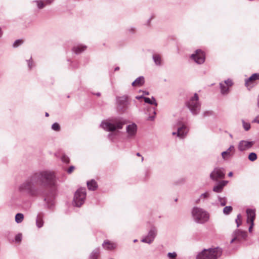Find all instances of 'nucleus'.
<instances>
[{"label":"nucleus","mask_w":259,"mask_h":259,"mask_svg":"<svg viewBox=\"0 0 259 259\" xmlns=\"http://www.w3.org/2000/svg\"><path fill=\"white\" fill-rule=\"evenodd\" d=\"M45 115H46V116H47V117L49 116V113H47V112H46V114H45Z\"/></svg>","instance_id":"obj_54"},{"label":"nucleus","mask_w":259,"mask_h":259,"mask_svg":"<svg viewBox=\"0 0 259 259\" xmlns=\"http://www.w3.org/2000/svg\"><path fill=\"white\" fill-rule=\"evenodd\" d=\"M130 103L126 96L117 98V109L118 111L124 113L128 109Z\"/></svg>","instance_id":"obj_8"},{"label":"nucleus","mask_w":259,"mask_h":259,"mask_svg":"<svg viewBox=\"0 0 259 259\" xmlns=\"http://www.w3.org/2000/svg\"><path fill=\"white\" fill-rule=\"evenodd\" d=\"M246 236L247 234L246 232L240 230H236L234 231L232 234L233 238L230 242L232 243L235 241L240 242L242 239H245Z\"/></svg>","instance_id":"obj_12"},{"label":"nucleus","mask_w":259,"mask_h":259,"mask_svg":"<svg viewBox=\"0 0 259 259\" xmlns=\"http://www.w3.org/2000/svg\"><path fill=\"white\" fill-rule=\"evenodd\" d=\"M125 122L121 118H115L109 121H103L101 126L107 131L114 132L116 130L122 129Z\"/></svg>","instance_id":"obj_2"},{"label":"nucleus","mask_w":259,"mask_h":259,"mask_svg":"<svg viewBox=\"0 0 259 259\" xmlns=\"http://www.w3.org/2000/svg\"><path fill=\"white\" fill-rule=\"evenodd\" d=\"M157 235V230L154 227L151 228L148 235L143 238L141 241L148 244L151 243Z\"/></svg>","instance_id":"obj_11"},{"label":"nucleus","mask_w":259,"mask_h":259,"mask_svg":"<svg viewBox=\"0 0 259 259\" xmlns=\"http://www.w3.org/2000/svg\"><path fill=\"white\" fill-rule=\"evenodd\" d=\"M24 219V215L22 213H18L15 215V221L17 223H21Z\"/></svg>","instance_id":"obj_29"},{"label":"nucleus","mask_w":259,"mask_h":259,"mask_svg":"<svg viewBox=\"0 0 259 259\" xmlns=\"http://www.w3.org/2000/svg\"><path fill=\"white\" fill-rule=\"evenodd\" d=\"M233 176V172H230L229 174H228V176L229 177H232Z\"/></svg>","instance_id":"obj_50"},{"label":"nucleus","mask_w":259,"mask_h":259,"mask_svg":"<svg viewBox=\"0 0 259 259\" xmlns=\"http://www.w3.org/2000/svg\"><path fill=\"white\" fill-rule=\"evenodd\" d=\"M259 80V73H254L245 81V85L248 87L249 83L253 82L255 80Z\"/></svg>","instance_id":"obj_20"},{"label":"nucleus","mask_w":259,"mask_h":259,"mask_svg":"<svg viewBox=\"0 0 259 259\" xmlns=\"http://www.w3.org/2000/svg\"><path fill=\"white\" fill-rule=\"evenodd\" d=\"M252 122L259 124V114L252 120Z\"/></svg>","instance_id":"obj_43"},{"label":"nucleus","mask_w":259,"mask_h":259,"mask_svg":"<svg viewBox=\"0 0 259 259\" xmlns=\"http://www.w3.org/2000/svg\"><path fill=\"white\" fill-rule=\"evenodd\" d=\"M103 248L106 250H113L116 247L115 243L111 242L109 240H105L102 244Z\"/></svg>","instance_id":"obj_18"},{"label":"nucleus","mask_w":259,"mask_h":259,"mask_svg":"<svg viewBox=\"0 0 259 259\" xmlns=\"http://www.w3.org/2000/svg\"><path fill=\"white\" fill-rule=\"evenodd\" d=\"M144 94L148 95H149V93L146 91H145V92H144Z\"/></svg>","instance_id":"obj_53"},{"label":"nucleus","mask_w":259,"mask_h":259,"mask_svg":"<svg viewBox=\"0 0 259 259\" xmlns=\"http://www.w3.org/2000/svg\"><path fill=\"white\" fill-rule=\"evenodd\" d=\"M228 181H222L219 182L213 188V191L216 193H221L223 191L224 187L227 184Z\"/></svg>","instance_id":"obj_16"},{"label":"nucleus","mask_w":259,"mask_h":259,"mask_svg":"<svg viewBox=\"0 0 259 259\" xmlns=\"http://www.w3.org/2000/svg\"><path fill=\"white\" fill-rule=\"evenodd\" d=\"M246 213L247 215V222L253 223L255 217V210L248 208L246 209Z\"/></svg>","instance_id":"obj_17"},{"label":"nucleus","mask_w":259,"mask_h":259,"mask_svg":"<svg viewBox=\"0 0 259 259\" xmlns=\"http://www.w3.org/2000/svg\"><path fill=\"white\" fill-rule=\"evenodd\" d=\"M44 214L39 213L36 218V225L38 228H41L44 225Z\"/></svg>","instance_id":"obj_19"},{"label":"nucleus","mask_w":259,"mask_h":259,"mask_svg":"<svg viewBox=\"0 0 259 259\" xmlns=\"http://www.w3.org/2000/svg\"><path fill=\"white\" fill-rule=\"evenodd\" d=\"M86 46H77L74 47L72 49L73 51L76 54H79L84 51L86 49Z\"/></svg>","instance_id":"obj_23"},{"label":"nucleus","mask_w":259,"mask_h":259,"mask_svg":"<svg viewBox=\"0 0 259 259\" xmlns=\"http://www.w3.org/2000/svg\"><path fill=\"white\" fill-rule=\"evenodd\" d=\"M52 129L55 131L58 132L60 130V125L58 123L55 122L52 124Z\"/></svg>","instance_id":"obj_34"},{"label":"nucleus","mask_w":259,"mask_h":259,"mask_svg":"<svg viewBox=\"0 0 259 259\" xmlns=\"http://www.w3.org/2000/svg\"><path fill=\"white\" fill-rule=\"evenodd\" d=\"M144 160V158L143 157H142V161H143Z\"/></svg>","instance_id":"obj_57"},{"label":"nucleus","mask_w":259,"mask_h":259,"mask_svg":"<svg viewBox=\"0 0 259 259\" xmlns=\"http://www.w3.org/2000/svg\"><path fill=\"white\" fill-rule=\"evenodd\" d=\"M218 199L222 206H225L226 204L227 200L225 197L222 198L218 196Z\"/></svg>","instance_id":"obj_37"},{"label":"nucleus","mask_w":259,"mask_h":259,"mask_svg":"<svg viewBox=\"0 0 259 259\" xmlns=\"http://www.w3.org/2000/svg\"><path fill=\"white\" fill-rule=\"evenodd\" d=\"M191 58L199 64L203 63L205 61V55L201 50H197L194 54L191 55Z\"/></svg>","instance_id":"obj_10"},{"label":"nucleus","mask_w":259,"mask_h":259,"mask_svg":"<svg viewBox=\"0 0 259 259\" xmlns=\"http://www.w3.org/2000/svg\"><path fill=\"white\" fill-rule=\"evenodd\" d=\"M242 122L243 127L246 131L250 128V124L249 122H246L244 120H242Z\"/></svg>","instance_id":"obj_31"},{"label":"nucleus","mask_w":259,"mask_h":259,"mask_svg":"<svg viewBox=\"0 0 259 259\" xmlns=\"http://www.w3.org/2000/svg\"><path fill=\"white\" fill-rule=\"evenodd\" d=\"M167 255L169 259H176L177 254L176 252H168Z\"/></svg>","instance_id":"obj_38"},{"label":"nucleus","mask_w":259,"mask_h":259,"mask_svg":"<svg viewBox=\"0 0 259 259\" xmlns=\"http://www.w3.org/2000/svg\"><path fill=\"white\" fill-rule=\"evenodd\" d=\"M253 225H254L253 223H250V226L249 227V229H248V231H249V232H251V230H252V227L253 226Z\"/></svg>","instance_id":"obj_48"},{"label":"nucleus","mask_w":259,"mask_h":259,"mask_svg":"<svg viewBox=\"0 0 259 259\" xmlns=\"http://www.w3.org/2000/svg\"><path fill=\"white\" fill-rule=\"evenodd\" d=\"M144 82V78L143 76L138 77L133 83V86H141Z\"/></svg>","instance_id":"obj_25"},{"label":"nucleus","mask_w":259,"mask_h":259,"mask_svg":"<svg viewBox=\"0 0 259 259\" xmlns=\"http://www.w3.org/2000/svg\"><path fill=\"white\" fill-rule=\"evenodd\" d=\"M54 0H45V3L46 5H49L52 3Z\"/></svg>","instance_id":"obj_47"},{"label":"nucleus","mask_w":259,"mask_h":259,"mask_svg":"<svg viewBox=\"0 0 259 259\" xmlns=\"http://www.w3.org/2000/svg\"><path fill=\"white\" fill-rule=\"evenodd\" d=\"M56 182L54 171L44 170L35 172L29 177L19 186V191L31 197L45 196L44 189L51 188Z\"/></svg>","instance_id":"obj_1"},{"label":"nucleus","mask_w":259,"mask_h":259,"mask_svg":"<svg viewBox=\"0 0 259 259\" xmlns=\"http://www.w3.org/2000/svg\"><path fill=\"white\" fill-rule=\"evenodd\" d=\"M221 93L223 95L228 94L229 92V87L227 86L224 83L221 82L220 83Z\"/></svg>","instance_id":"obj_24"},{"label":"nucleus","mask_w":259,"mask_h":259,"mask_svg":"<svg viewBox=\"0 0 259 259\" xmlns=\"http://www.w3.org/2000/svg\"><path fill=\"white\" fill-rule=\"evenodd\" d=\"M97 96H100V93H98L96 94Z\"/></svg>","instance_id":"obj_55"},{"label":"nucleus","mask_w":259,"mask_h":259,"mask_svg":"<svg viewBox=\"0 0 259 259\" xmlns=\"http://www.w3.org/2000/svg\"><path fill=\"white\" fill-rule=\"evenodd\" d=\"M87 186L90 190H95L97 188V184L94 180L88 182Z\"/></svg>","instance_id":"obj_22"},{"label":"nucleus","mask_w":259,"mask_h":259,"mask_svg":"<svg viewBox=\"0 0 259 259\" xmlns=\"http://www.w3.org/2000/svg\"><path fill=\"white\" fill-rule=\"evenodd\" d=\"M15 241L17 242H20L22 239V235L21 234H18L15 236Z\"/></svg>","instance_id":"obj_42"},{"label":"nucleus","mask_w":259,"mask_h":259,"mask_svg":"<svg viewBox=\"0 0 259 259\" xmlns=\"http://www.w3.org/2000/svg\"><path fill=\"white\" fill-rule=\"evenodd\" d=\"M232 207L231 206H226L223 209V213L225 214L228 215L230 213V212L232 211Z\"/></svg>","instance_id":"obj_30"},{"label":"nucleus","mask_w":259,"mask_h":259,"mask_svg":"<svg viewBox=\"0 0 259 259\" xmlns=\"http://www.w3.org/2000/svg\"><path fill=\"white\" fill-rule=\"evenodd\" d=\"M144 97H143V96H136V98L138 100H140L141 99H143Z\"/></svg>","instance_id":"obj_49"},{"label":"nucleus","mask_w":259,"mask_h":259,"mask_svg":"<svg viewBox=\"0 0 259 259\" xmlns=\"http://www.w3.org/2000/svg\"><path fill=\"white\" fill-rule=\"evenodd\" d=\"M34 2H35L37 4L38 8L40 9L44 8V7L45 6L44 3L43 2H42L41 1H35Z\"/></svg>","instance_id":"obj_35"},{"label":"nucleus","mask_w":259,"mask_h":259,"mask_svg":"<svg viewBox=\"0 0 259 259\" xmlns=\"http://www.w3.org/2000/svg\"><path fill=\"white\" fill-rule=\"evenodd\" d=\"M225 173L223 168L215 167L210 174V178L214 181L219 179H223L225 177Z\"/></svg>","instance_id":"obj_9"},{"label":"nucleus","mask_w":259,"mask_h":259,"mask_svg":"<svg viewBox=\"0 0 259 259\" xmlns=\"http://www.w3.org/2000/svg\"><path fill=\"white\" fill-rule=\"evenodd\" d=\"M51 195H52L51 198H50L49 196H45V197L44 198V201L46 202V203L48 204V207L50 208H51L52 206L54 205V202H53V201L52 199L53 197V194L52 193H51Z\"/></svg>","instance_id":"obj_27"},{"label":"nucleus","mask_w":259,"mask_h":259,"mask_svg":"<svg viewBox=\"0 0 259 259\" xmlns=\"http://www.w3.org/2000/svg\"><path fill=\"white\" fill-rule=\"evenodd\" d=\"M119 70V67H115V69H114V71H118V70Z\"/></svg>","instance_id":"obj_51"},{"label":"nucleus","mask_w":259,"mask_h":259,"mask_svg":"<svg viewBox=\"0 0 259 259\" xmlns=\"http://www.w3.org/2000/svg\"><path fill=\"white\" fill-rule=\"evenodd\" d=\"M143 99L145 103H148L151 105L154 106V107H147V111L145 112V114L148 115L147 119L152 121L154 119L155 115L156 114L155 108L157 106V104L154 98H152V99H150L147 97H144Z\"/></svg>","instance_id":"obj_6"},{"label":"nucleus","mask_w":259,"mask_h":259,"mask_svg":"<svg viewBox=\"0 0 259 259\" xmlns=\"http://www.w3.org/2000/svg\"><path fill=\"white\" fill-rule=\"evenodd\" d=\"M199 97L197 94L190 97L185 102L186 106L189 109L193 115L198 114L200 111L201 104L199 102Z\"/></svg>","instance_id":"obj_4"},{"label":"nucleus","mask_w":259,"mask_h":259,"mask_svg":"<svg viewBox=\"0 0 259 259\" xmlns=\"http://www.w3.org/2000/svg\"><path fill=\"white\" fill-rule=\"evenodd\" d=\"M224 83L228 87H231L233 85V82L230 79L225 80Z\"/></svg>","instance_id":"obj_40"},{"label":"nucleus","mask_w":259,"mask_h":259,"mask_svg":"<svg viewBox=\"0 0 259 259\" xmlns=\"http://www.w3.org/2000/svg\"><path fill=\"white\" fill-rule=\"evenodd\" d=\"M62 161L66 163H68L69 162L70 159L68 157H67L65 155H63L61 157Z\"/></svg>","instance_id":"obj_39"},{"label":"nucleus","mask_w":259,"mask_h":259,"mask_svg":"<svg viewBox=\"0 0 259 259\" xmlns=\"http://www.w3.org/2000/svg\"><path fill=\"white\" fill-rule=\"evenodd\" d=\"M126 132L127 133L128 139H133L135 138L137 131V126L135 123L128 125L126 128Z\"/></svg>","instance_id":"obj_15"},{"label":"nucleus","mask_w":259,"mask_h":259,"mask_svg":"<svg viewBox=\"0 0 259 259\" xmlns=\"http://www.w3.org/2000/svg\"><path fill=\"white\" fill-rule=\"evenodd\" d=\"M22 40L20 39H18L16 40L14 43L13 44V47H17L20 45L22 44Z\"/></svg>","instance_id":"obj_41"},{"label":"nucleus","mask_w":259,"mask_h":259,"mask_svg":"<svg viewBox=\"0 0 259 259\" xmlns=\"http://www.w3.org/2000/svg\"><path fill=\"white\" fill-rule=\"evenodd\" d=\"M153 59L155 64L160 65L161 64V57L159 55L154 54L153 55Z\"/></svg>","instance_id":"obj_28"},{"label":"nucleus","mask_w":259,"mask_h":259,"mask_svg":"<svg viewBox=\"0 0 259 259\" xmlns=\"http://www.w3.org/2000/svg\"><path fill=\"white\" fill-rule=\"evenodd\" d=\"M212 114V112L211 111H205V112H204L203 113V117H205V116H209L210 115Z\"/></svg>","instance_id":"obj_45"},{"label":"nucleus","mask_w":259,"mask_h":259,"mask_svg":"<svg viewBox=\"0 0 259 259\" xmlns=\"http://www.w3.org/2000/svg\"><path fill=\"white\" fill-rule=\"evenodd\" d=\"M254 143L253 141L242 140L239 142L238 148L240 151H246L252 147Z\"/></svg>","instance_id":"obj_13"},{"label":"nucleus","mask_w":259,"mask_h":259,"mask_svg":"<svg viewBox=\"0 0 259 259\" xmlns=\"http://www.w3.org/2000/svg\"><path fill=\"white\" fill-rule=\"evenodd\" d=\"M75 169V167L74 166H70L68 169H67V172L68 174H71Z\"/></svg>","instance_id":"obj_44"},{"label":"nucleus","mask_w":259,"mask_h":259,"mask_svg":"<svg viewBox=\"0 0 259 259\" xmlns=\"http://www.w3.org/2000/svg\"><path fill=\"white\" fill-rule=\"evenodd\" d=\"M234 149V146L231 145L226 151H224L222 153V156L223 158L224 159H226L228 157H230L231 156V151H233Z\"/></svg>","instance_id":"obj_21"},{"label":"nucleus","mask_w":259,"mask_h":259,"mask_svg":"<svg viewBox=\"0 0 259 259\" xmlns=\"http://www.w3.org/2000/svg\"><path fill=\"white\" fill-rule=\"evenodd\" d=\"M86 197V190L84 188L78 189L74 194L73 204L76 207L81 206L84 203Z\"/></svg>","instance_id":"obj_7"},{"label":"nucleus","mask_w":259,"mask_h":259,"mask_svg":"<svg viewBox=\"0 0 259 259\" xmlns=\"http://www.w3.org/2000/svg\"><path fill=\"white\" fill-rule=\"evenodd\" d=\"M188 131L189 130L186 125H182V126L178 127L177 132H172V134L173 135H177V137L179 138L183 139L186 136Z\"/></svg>","instance_id":"obj_14"},{"label":"nucleus","mask_w":259,"mask_h":259,"mask_svg":"<svg viewBox=\"0 0 259 259\" xmlns=\"http://www.w3.org/2000/svg\"><path fill=\"white\" fill-rule=\"evenodd\" d=\"M192 215L195 222L203 224L208 221L209 215L208 213L203 209L195 207L192 210Z\"/></svg>","instance_id":"obj_5"},{"label":"nucleus","mask_w":259,"mask_h":259,"mask_svg":"<svg viewBox=\"0 0 259 259\" xmlns=\"http://www.w3.org/2000/svg\"><path fill=\"white\" fill-rule=\"evenodd\" d=\"M222 254V250L220 247L204 249L197 256V259H218Z\"/></svg>","instance_id":"obj_3"},{"label":"nucleus","mask_w":259,"mask_h":259,"mask_svg":"<svg viewBox=\"0 0 259 259\" xmlns=\"http://www.w3.org/2000/svg\"><path fill=\"white\" fill-rule=\"evenodd\" d=\"M28 66L29 69H31L33 67L32 62L30 60L28 61Z\"/></svg>","instance_id":"obj_46"},{"label":"nucleus","mask_w":259,"mask_h":259,"mask_svg":"<svg viewBox=\"0 0 259 259\" xmlns=\"http://www.w3.org/2000/svg\"><path fill=\"white\" fill-rule=\"evenodd\" d=\"M235 222L237 224V227H238L241 224V215L238 214L237 216V218L235 220Z\"/></svg>","instance_id":"obj_36"},{"label":"nucleus","mask_w":259,"mask_h":259,"mask_svg":"<svg viewBox=\"0 0 259 259\" xmlns=\"http://www.w3.org/2000/svg\"><path fill=\"white\" fill-rule=\"evenodd\" d=\"M136 155H137V156H139V157H141V156H141V154H140V153H139V152H138V153H136Z\"/></svg>","instance_id":"obj_52"},{"label":"nucleus","mask_w":259,"mask_h":259,"mask_svg":"<svg viewBox=\"0 0 259 259\" xmlns=\"http://www.w3.org/2000/svg\"><path fill=\"white\" fill-rule=\"evenodd\" d=\"M257 158V155L256 153L254 152L250 153L248 155V159L251 161H254Z\"/></svg>","instance_id":"obj_32"},{"label":"nucleus","mask_w":259,"mask_h":259,"mask_svg":"<svg viewBox=\"0 0 259 259\" xmlns=\"http://www.w3.org/2000/svg\"><path fill=\"white\" fill-rule=\"evenodd\" d=\"M209 194L208 192H205V193L202 194L200 196V198L198 199L197 201H196V203H198V202L200 201V198H203V199H207L209 197Z\"/></svg>","instance_id":"obj_33"},{"label":"nucleus","mask_w":259,"mask_h":259,"mask_svg":"<svg viewBox=\"0 0 259 259\" xmlns=\"http://www.w3.org/2000/svg\"><path fill=\"white\" fill-rule=\"evenodd\" d=\"M100 254V250L99 248H96L90 254L89 259H98Z\"/></svg>","instance_id":"obj_26"},{"label":"nucleus","mask_w":259,"mask_h":259,"mask_svg":"<svg viewBox=\"0 0 259 259\" xmlns=\"http://www.w3.org/2000/svg\"><path fill=\"white\" fill-rule=\"evenodd\" d=\"M137 241H138V240H137V239H135V240H134V242H137Z\"/></svg>","instance_id":"obj_56"}]
</instances>
